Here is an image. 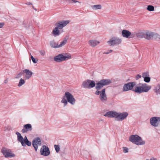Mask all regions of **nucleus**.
I'll list each match as a JSON object with an SVG mask.
<instances>
[{"instance_id":"nucleus-1","label":"nucleus","mask_w":160,"mask_h":160,"mask_svg":"<svg viewBox=\"0 0 160 160\" xmlns=\"http://www.w3.org/2000/svg\"><path fill=\"white\" fill-rule=\"evenodd\" d=\"M128 115V114L127 112H118L112 111L107 112L104 116L108 118H115L118 121H122L125 119Z\"/></svg>"},{"instance_id":"nucleus-2","label":"nucleus","mask_w":160,"mask_h":160,"mask_svg":"<svg viewBox=\"0 0 160 160\" xmlns=\"http://www.w3.org/2000/svg\"><path fill=\"white\" fill-rule=\"evenodd\" d=\"M61 102L63 104L64 107L68 105V102L73 105L76 103V100L73 95L69 92L66 91L65 92L63 96L62 97Z\"/></svg>"},{"instance_id":"nucleus-3","label":"nucleus","mask_w":160,"mask_h":160,"mask_svg":"<svg viewBox=\"0 0 160 160\" xmlns=\"http://www.w3.org/2000/svg\"><path fill=\"white\" fill-rule=\"evenodd\" d=\"M151 86L146 83H139L135 87L134 91L137 93L147 92L151 89Z\"/></svg>"},{"instance_id":"nucleus-4","label":"nucleus","mask_w":160,"mask_h":160,"mask_svg":"<svg viewBox=\"0 0 160 160\" xmlns=\"http://www.w3.org/2000/svg\"><path fill=\"white\" fill-rule=\"evenodd\" d=\"M129 140L130 142L137 145H142L145 144V141L141 137L137 134L130 136Z\"/></svg>"},{"instance_id":"nucleus-5","label":"nucleus","mask_w":160,"mask_h":160,"mask_svg":"<svg viewBox=\"0 0 160 160\" xmlns=\"http://www.w3.org/2000/svg\"><path fill=\"white\" fill-rule=\"evenodd\" d=\"M122 42V40L121 38L117 36H113L107 42V43L109 46L114 47L121 44Z\"/></svg>"},{"instance_id":"nucleus-6","label":"nucleus","mask_w":160,"mask_h":160,"mask_svg":"<svg viewBox=\"0 0 160 160\" xmlns=\"http://www.w3.org/2000/svg\"><path fill=\"white\" fill-rule=\"evenodd\" d=\"M72 58L71 54L69 53H65L64 54H59L55 57L54 60L58 62H61L62 61L68 60Z\"/></svg>"},{"instance_id":"nucleus-7","label":"nucleus","mask_w":160,"mask_h":160,"mask_svg":"<svg viewBox=\"0 0 160 160\" xmlns=\"http://www.w3.org/2000/svg\"><path fill=\"white\" fill-rule=\"evenodd\" d=\"M15 133L17 136V139L18 141L21 142L22 146H25L26 144L29 146L31 145V142L28 140L26 136L23 138L21 134L18 132H16Z\"/></svg>"},{"instance_id":"nucleus-8","label":"nucleus","mask_w":160,"mask_h":160,"mask_svg":"<svg viewBox=\"0 0 160 160\" xmlns=\"http://www.w3.org/2000/svg\"><path fill=\"white\" fill-rule=\"evenodd\" d=\"M67 42L68 39L65 38L59 44L58 42L54 41H51L50 42V45L51 47L53 48H60L65 46Z\"/></svg>"},{"instance_id":"nucleus-9","label":"nucleus","mask_w":160,"mask_h":160,"mask_svg":"<svg viewBox=\"0 0 160 160\" xmlns=\"http://www.w3.org/2000/svg\"><path fill=\"white\" fill-rule=\"evenodd\" d=\"M158 36V34L149 30L144 31V38L150 40L156 39Z\"/></svg>"},{"instance_id":"nucleus-10","label":"nucleus","mask_w":160,"mask_h":160,"mask_svg":"<svg viewBox=\"0 0 160 160\" xmlns=\"http://www.w3.org/2000/svg\"><path fill=\"white\" fill-rule=\"evenodd\" d=\"M1 152L6 158H12L16 156L15 154L11 150L5 147L2 148Z\"/></svg>"},{"instance_id":"nucleus-11","label":"nucleus","mask_w":160,"mask_h":160,"mask_svg":"<svg viewBox=\"0 0 160 160\" xmlns=\"http://www.w3.org/2000/svg\"><path fill=\"white\" fill-rule=\"evenodd\" d=\"M96 83L94 81L87 79L82 82V87L84 88L90 89L94 87Z\"/></svg>"},{"instance_id":"nucleus-12","label":"nucleus","mask_w":160,"mask_h":160,"mask_svg":"<svg viewBox=\"0 0 160 160\" xmlns=\"http://www.w3.org/2000/svg\"><path fill=\"white\" fill-rule=\"evenodd\" d=\"M111 82L109 79L101 80L96 83V88L97 90L100 89L104 86L108 85Z\"/></svg>"},{"instance_id":"nucleus-13","label":"nucleus","mask_w":160,"mask_h":160,"mask_svg":"<svg viewBox=\"0 0 160 160\" xmlns=\"http://www.w3.org/2000/svg\"><path fill=\"white\" fill-rule=\"evenodd\" d=\"M136 85L135 82H129L125 84L123 86V91L124 92H126L132 90Z\"/></svg>"},{"instance_id":"nucleus-14","label":"nucleus","mask_w":160,"mask_h":160,"mask_svg":"<svg viewBox=\"0 0 160 160\" xmlns=\"http://www.w3.org/2000/svg\"><path fill=\"white\" fill-rule=\"evenodd\" d=\"M70 22L69 20H62L57 22L55 25L59 29H62Z\"/></svg>"},{"instance_id":"nucleus-15","label":"nucleus","mask_w":160,"mask_h":160,"mask_svg":"<svg viewBox=\"0 0 160 160\" xmlns=\"http://www.w3.org/2000/svg\"><path fill=\"white\" fill-rule=\"evenodd\" d=\"M40 152L41 155L45 156H48L50 154L49 148L45 145L42 146L40 149Z\"/></svg>"},{"instance_id":"nucleus-16","label":"nucleus","mask_w":160,"mask_h":160,"mask_svg":"<svg viewBox=\"0 0 160 160\" xmlns=\"http://www.w3.org/2000/svg\"><path fill=\"white\" fill-rule=\"evenodd\" d=\"M32 144L34 147L36 151H37L38 147L41 146L42 143L40 138L38 137L35 138L32 142Z\"/></svg>"},{"instance_id":"nucleus-17","label":"nucleus","mask_w":160,"mask_h":160,"mask_svg":"<svg viewBox=\"0 0 160 160\" xmlns=\"http://www.w3.org/2000/svg\"><path fill=\"white\" fill-rule=\"evenodd\" d=\"M151 124L155 127H157L159 124V122H160V118L158 117H153L150 120Z\"/></svg>"},{"instance_id":"nucleus-18","label":"nucleus","mask_w":160,"mask_h":160,"mask_svg":"<svg viewBox=\"0 0 160 160\" xmlns=\"http://www.w3.org/2000/svg\"><path fill=\"white\" fill-rule=\"evenodd\" d=\"M122 35L123 37L127 38H133L134 37V34L133 33H132L129 31L125 30L122 31Z\"/></svg>"},{"instance_id":"nucleus-19","label":"nucleus","mask_w":160,"mask_h":160,"mask_svg":"<svg viewBox=\"0 0 160 160\" xmlns=\"http://www.w3.org/2000/svg\"><path fill=\"white\" fill-rule=\"evenodd\" d=\"M106 89L104 88L101 91V92L99 96V99L102 102H105L107 100V97L105 93Z\"/></svg>"},{"instance_id":"nucleus-20","label":"nucleus","mask_w":160,"mask_h":160,"mask_svg":"<svg viewBox=\"0 0 160 160\" xmlns=\"http://www.w3.org/2000/svg\"><path fill=\"white\" fill-rule=\"evenodd\" d=\"M32 128V126L30 124H27L23 126V128L21 131L23 133L27 132L28 131H31Z\"/></svg>"},{"instance_id":"nucleus-21","label":"nucleus","mask_w":160,"mask_h":160,"mask_svg":"<svg viewBox=\"0 0 160 160\" xmlns=\"http://www.w3.org/2000/svg\"><path fill=\"white\" fill-rule=\"evenodd\" d=\"M22 72L25 74V78L26 79H28L31 77L32 74L31 71L27 69L23 70Z\"/></svg>"},{"instance_id":"nucleus-22","label":"nucleus","mask_w":160,"mask_h":160,"mask_svg":"<svg viewBox=\"0 0 160 160\" xmlns=\"http://www.w3.org/2000/svg\"><path fill=\"white\" fill-rule=\"evenodd\" d=\"M100 43V42L96 40H91L88 41L89 44L92 47H94Z\"/></svg>"},{"instance_id":"nucleus-23","label":"nucleus","mask_w":160,"mask_h":160,"mask_svg":"<svg viewBox=\"0 0 160 160\" xmlns=\"http://www.w3.org/2000/svg\"><path fill=\"white\" fill-rule=\"evenodd\" d=\"M59 29V28L55 25V28L52 31V34L55 36H59L60 34Z\"/></svg>"},{"instance_id":"nucleus-24","label":"nucleus","mask_w":160,"mask_h":160,"mask_svg":"<svg viewBox=\"0 0 160 160\" xmlns=\"http://www.w3.org/2000/svg\"><path fill=\"white\" fill-rule=\"evenodd\" d=\"M144 31H139L135 33V34L138 38H143L144 37Z\"/></svg>"},{"instance_id":"nucleus-25","label":"nucleus","mask_w":160,"mask_h":160,"mask_svg":"<svg viewBox=\"0 0 160 160\" xmlns=\"http://www.w3.org/2000/svg\"><path fill=\"white\" fill-rule=\"evenodd\" d=\"M91 8L93 10H97L101 9L102 7L101 4H97L92 5Z\"/></svg>"},{"instance_id":"nucleus-26","label":"nucleus","mask_w":160,"mask_h":160,"mask_svg":"<svg viewBox=\"0 0 160 160\" xmlns=\"http://www.w3.org/2000/svg\"><path fill=\"white\" fill-rule=\"evenodd\" d=\"M153 90L156 94H160V83L158 84L155 87Z\"/></svg>"},{"instance_id":"nucleus-27","label":"nucleus","mask_w":160,"mask_h":160,"mask_svg":"<svg viewBox=\"0 0 160 160\" xmlns=\"http://www.w3.org/2000/svg\"><path fill=\"white\" fill-rule=\"evenodd\" d=\"M147 10L150 12H152L154 11L155 8L153 6L149 5L147 6Z\"/></svg>"},{"instance_id":"nucleus-28","label":"nucleus","mask_w":160,"mask_h":160,"mask_svg":"<svg viewBox=\"0 0 160 160\" xmlns=\"http://www.w3.org/2000/svg\"><path fill=\"white\" fill-rule=\"evenodd\" d=\"M25 83V81L24 79L22 78H20L18 86L19 87H20L24 85Z\"/></svg>"},{"instance_id":"nucleus-29","label":"nucleus","mask_w":160,"mask_h":160,"mask_svg":"<svg viewBox=\"0 0 160 160\" xmlns=\"http://www.w3.org/2000/svg\"><path fill=\"white\" fill-rule=\"evenodd\" d=\"M142 77L143 78L150 76L149 72L148 71L143 72L142 74Z\"/></svg>"},{"instance_id":"nucleus-30","label":"nucleus","mask_w":160,"mask_h":160,"mask_svg":"<svg viewBox=\"0 0 160 160\" xmlns=\"http://www.w3.org/2000/svg\"><path fill=\"white\" fill-rule=\"evenodd\" d=\"M54 146L56 152L57 153H58L60 150V146L59 145H55Z\"/></svg>"},{"instance_id":"nucleus-31","label":"nucleus","mask_w":160,"mask_h":160,"mask_svg":"<svg viewBox=\"0 0 160 160\" xmlns=\"http://www.w3.org/2000/svg\"><path fill=\"white\" fill-rule=\"evenodd\" d=\"M144 81L147 83L149 82L151 80V78L150 76L143 78Z\"/></svg>"},{"instance_id":"nucleus-32","label":"nucleus","mask_w":160,"mask_h":160,"mask_svg":"<svg viewBox=\"0 0 160 160\" xmlns=\"http://www.w3.org/2000/svg\"><path fill=\"white\" fill-rule=\"evenodd\" d=\"M122 149L123 152L124 153H126L128 152L129 149L128 148L125 147H123L122 148Z\"/></svg>"},{"instance_id":"nucleus-33","label":"nucleus","mask_w":160,"mask_h":160,"mask_svg":"<svg viewBox=\"0 0 160 160\" xmlns=\"http://www.w3.org/2000/svg\"><path fill=\"white\" fill-rule=\"evenodd\" d=\"M23 72H21L18 73L15 77V78L18 79L20 78L22 75Z\"/></svg>"},{"instance_id":"nucleus-34","label":"nucleus","mask_w":160,"mask_h":160,"mask_svg":"<svg viewBox=\"0 0 160 160\" xmlns=\"http://www.w3.org/2000/svg\"><path fill=\"white\" fill-rule=\"evenodd\" d=\"M31 58L34 63H36L38 61V60L37 58H34L32 56H31Z\"/></svg>"},{"instance_id":"nucleus-35","label":"nucleus","mask_w":160,"mask_h":160,"mask_svg":"<svg viewBox=\"0 0 160 160\" xmlns=\"http://www.w3.org/2000/svg\"><path fill=\"white\" fill-rule=\"evenodd\" d=\"M39 52L41 55L42 56H44L46 54L45 51L44 50H41L39 51Z\"/></svg>"},{"instance_id":"nucleus-36","label":"nucleus","mask_w":160,"mask_h":160,"mask_svg":"<svg viewBox=\"0 0 160 160\" xmlns=\"http://www.w3.org/2000/svg\"><path fill=\"white\" fill-rule=\"evenodd\" d=\"M142 77V75H141L140 74H137L135 77V79L136 80H138L140 78Z\"/></svg>"},{"instance_id":"nucleus-37","label":"nucleus","mask_w":160,"mask_h":160,"mask_svg":"<svg viewBox=\"0 0 160 160\" xmlns=\"http://www.w3.org/2000/svg\"><path fill=\"white\" fill-rule=\"evenodd\" d=\"M113 51L112 50H109L105 52V54H108L112 53Z\"/></svg>"},{"instance_id":"nucleus-38","label":"nucleus","mask_w":160,"mask_h":160,"mask_svg":"<svg viewBox=\"0 0 160 160\" xmlns=\"http://www.w3.org/2000/svg\"><path fill=\"white\" fill-rule=\"evenodd\" d=\"M145 160H158V159L156 158L152 157L151 158L146 159Z\"/></svg>"},{"instance_id":"nucleus-39","label":"nucleus","mask_w":160,"mask_h":160,"mask_svg":"<svg viewBox=\"0 0 160 160\" xmlns=\"http://www.w3.org/2000/svg\"><path fill=\"white\" fill-rule=\"evenodd\" d=\"M5 23L3 22H0V28H2L4 27Z\"/></svg>"},{"instance_id":"nucleus-40","label":"nucleus","mask_w":160,"mask_h":160,"mask_svg":"<svg viewBox=\"0 0 160 160\" xmlns=\"http://www.w3.org/2000/svg\"><path fill=\"white\" fill-rule=\"evenodd\" d=\"M9 81V79L8 78H5L4 81V83L5 84H7Z\"/></svg>"},{"instance_id":"nucleus-41","label":"nucleus","mask_w":160,"mask_h":160,"mask_svg":"<svg viewBox=\"0 0 160 160\" xmlns=\"http://www.w3.org/2000/svg\"><path fill=\"white\" fill-rule=\"evenodd\" d=\"M101 92V91L97 90L95 92V93L96 95H98L99 94H100H100Z\"/></svg>"},{"instance_id":"nucleus-42","label":"nucleus","mask_w":160,"mask_h":160,"mask_svg":"<svg viewBox=\"0 0 160 160\" xmlns=\"http://www.w3.org/2000/svg\"><path fill=\"white\" fill-rule=\"evenodd\" d=\"M72 1H73L74 2H79V3H80V2L77 1L76 0H72Z\"/></svg>"},{"instance_id":"nucleus-43","label":"nucleus","mask_w":160,"mask_h":160,"mask_svg":"<svg viewBox=\"0 0 160 160\" xmlns=\"http://www.w3.org/2000/svg\"><path fill=\"white\" fill-rule=\"evenodd\" d=\"M27 5H32V4L31 2H28L27 3Z\"/></svg>"},{"instance_id":"nucleus-44","label":"nucleus","mask_w":160,"mask_h":160,"mask_svg":"<svg viewBox=\"0 0 160 160\" xmlns=\"http://www.w3.org/2000/svg\"><path fill=\"white\" fill-rule=\"evenodd\" d=\"M159 36V38L160 39V36Z\"/></svg>"}]
</instances>
